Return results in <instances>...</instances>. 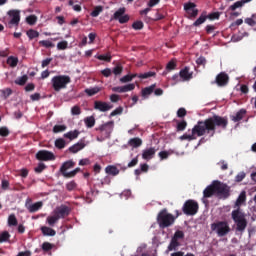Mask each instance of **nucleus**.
<instances>
[{"mask_svg":"<svg viewBox=\"0 0 256 256\" xmlns=\"http://www.w3.org/2000/svg\"><path fill=\"white\" fill-rule=\"evenodd\" d=\"M215 126L226 128L227 119L220 116H213L204 122H198V124L192 129V135L184 134L180 136V141H193V139H195V135L201 137L205 135V133L215 131Z\"/></svg>","mask_w":256,"mask_h":256,"instance_id":"1","label":"nucleus"},{"mask_svg":"<svg viewBox=\"0 0 256 256\" xmlns=\"http://www.w3.org/2000/svg\"><path fill=\"white\" fill-rule=\"evenodd\" d=\"M232 219L236 225V231L238 233H245L247 229L248 221H247V214H245L241 209H236L232 211Z\"/></svg>","mask_w":256,"mask_h":256,"instance_id":"2","label":"nucleus"},{"mask_svg":"<svg viewBox=\"0 0 256 256\" xmlns=\"http://www.w3.org/2000/svg\"><path fill=\"white\" fill-rule=\"evenodd\" d=\"M215 193H219L220 195H227V193H229V187L219 181H214L203 191L204 199L213 197Z\"/></svg>","mask_w":256,"mask_h":256,"instance_id":"3","label":"nucleus"},{"mask_svg":"<svg viewBox=\"0 0 256 256\" xmlns=\"http://www.w3.org/2000/svg\"><path fill=\"white\" fill-rule=\"evenodd\" d=\"M69 83H71V78L69 76L59 75L52 78V87L55 91L66 89Z\"/></svg>","mask_w":256,"mask_h":256,"instance_id":"4","label":"nucleus"},{"mask_svg":"<svg viewBox=\"0 0 256 256\" xmlns=\"http://www.w3.org/2000/svg\"><path fill=\"white\" fill-rule=\"evenodd\" d=\"M157 220L160 227H170V225H173V223H175V216H173V214L168 213L167 210H162L158 214Z\"/></svg>","mask_w":256,"mask_h":256,"instance_id":"5","label":"nucleus"},{"mask_svg":"<svg viewBox=\"0 0 256 256\" xmlns=\"http://www.w3.org/2000/svg\"><path fill=\"white\" fill-rule=\"evenodd\" d=\"M212 231L218 235V237H225L231 231L229 223L227 222H216L211 225Z\"/></svg>","mask_w":256,"mask_h":256,"instance_id":"6","label":"nucleus"},{"mask_svg":"<svg viewBox=\"0 0 256 256\" xmlns=\"http://www.w3.org/2000/svg\"><path fill=\"white\" fill-rule=\"evenodd\" d=\"M183 211L186 215H196L197 211H199V204L194 200H188L183 206Z\"/></svg>","mask_w":256,"mask_h":256,"instance_id":"7","label":"nucleus"},{"mask_svg":"<svg viewBox=\"0 0 256 256\" xmlns=\"http://www.w3.org/2000/svg\"><path fill=\"white\" fill-rule=\"evenodd\" d=\"M73 167H75V162L68 160L60 167V173H62L63 177L71 178V171L69 169H73Z\"/></svg>","mask_w":256,"mask_h":256,"instance_id":"8","label":"nucleus"},{"mask_svg":"<svg viewBox=\"0 0 256 256\" xmlns=\"http://www.w3.org/2000/svg\"><path fill=\"white\" fill-rule=\"evenodd\" d=\"M21 12L19 10H10L8 15L10 17L9 25H19L21 21Z\"/></svg>","mask_w":256,"mask_h":256,"instance_id":"9","label":"nucleus"},{"mask_svg":"<svg viewBox=\"0 0 256 256\" xmlns=\"http://www.w3.org/2000/svg\"><path fill=\"white\" fill-rule=\"evenodd\" d=\"M113 19L119 21V23H127L129 16L125 15V8H120L114 13Z\"/></svg>","mask_w":256,"mask_h":256,"instance_id":"10","label":"nucleus"},{"mask_svg":"<svg viewBox=\"0 0 256 256\" xmlns=\"http://www.w3.org/2000/svg\"><path fill=\"white\" fill-rule=\"evenodd\" d=\"M37 159L40 161H53L55 155L52 152L41 150L36 154Z\"/></svg>","mask_w":256,"mask_h":256,"instance_id":"11","label":"nucleus"},{"mask_svg":"<svg viewBox=\"0 0 256 256\" xmlns=\"http://www.w3.org/2000/svg\"><path fill=\"white\" fill-rule=\"evenodd\" d=\"M184 11H186V13L190 15V17H197V14L199 13V10L195 8V3L193 2H188L184 4Z\"/></svg>","mask_w":256,"mask_h":256,"instance_id":"12","label":"nucleus"},{"mask_svg":"<svg viewBox=\"0 0 256 256\" xmlns=\"http://www.w3.org/2000/svg\"><path fill=\"white\" fill-rule=\"evenodd\" d=\"M55 215H57V217L59 219H63V217H67V215H69V207L62 205L60 207L55 208V210L53 211Z\"/></svg>","mask_w":256,"mask_h":256,"instance_id":"13","label":"nucleus"},{"mask_svg":"<svg viewBox=\"0 0 256 256\" xmlns=\"http://www.w3.org/2000/svg\"><path fill=\"white\" fill-rule=\"evenodd\" d=\"M155 153H157V150L155 148H147L142 152V159H144L145 161H150V159H153V157H155Z\"/></svg>","mask_w":256,"mask_h":256,"instance_id":"14","label":"nucleus"},{"mask_svg":"<svg viewBox=\"0 0 256 256\" xmlns=\"http://www.w3.org/2000/svg\"><path fill=\"white\" fill-rule=\"evenodd\" d=\"M94 109L105 112L111 109V105H109L107 102L96 101L94 103Z\"/></svg>","mask_w":256,"mask_h":256,"instance_id":"15","label":"nucleus"},{"mask_svg":"<svg viewBox=\"0 0 256 256\" xmlns=\"http://www.w3.org/2000/svg\"><path fill=\"white\" fill-rule=\"evenodd\" d=\"M228 81H229V76L225 73H220L216 77V83H217V85H219V87H223V86L227 85Z\"/></svg>","mask_w":256,"mask_h":256,"instance_id":"16","label":"nucleus"},{"mask_svg":"<svg viewBox=\"0 0 256 256\" xmlns=\"http://www.w3.org/2000/svg\"><path fill=\"white\" fill-rule=\"evenodd\" d=\"M245 201H247V194L245 191H242L235 202V208L241 209L240 207L245 203Z\"/></svg>","mask_w":256,"mask_h":256,"instance_id":"17","label":"nucleus"},{"mask_svg":"<svg viewBox=\"0 0 256 256\" xmlns=\"http://www.w3.org/2000/svg\"><path fill=\"white\" fill-rule=\"evenodd\" d=\"M41 207H43V202H36L34 204L27 205V209H28V211H30V213H35V212L39 211V209H41Z\"/></svg>","mask_w":256,"mask_h":256,"instance_id":"18","label":"nucleus"},{"mask_svg":"<svg viewBox=\"0 0 256 256\" xmlns=\"http://www.w3.org/2000/svg\"><path fill=\"white\" fill-rule=\"evenodd\" d=\"M128 145H130V147H134V149H137V147H141V145H143V140H141V138H131L128 141Z\"/></svg>","mask_w":256,"mask_h":256,"instance_id":"19","label":"nucleus"},{"mask_svg":"<svg viewBox=\"0 0 256 256\" xmlns=\"http://www.w3.org/2000/svg\"><path fill=\"white\" fill-rule=\"evenodd\" d=\"M105 173H107V175H112V177H115L119 175V170L116 166L110 165L105 168Z\"/></svg>","mask_w":256,"mask_h":256,"instance_id":"20","label":"nucleus"},{"mask_svg":"<svg viewBox=\"0 0 256 256\" xmlns=\"http://www.w3.org/2000/svg\"><path fill=\"white\" fill-rule=\"evenodd\" d=\"M180 77L182 81H189L193 77V74L189 72L188 68L180 71Z\"/></svg>","mask_w":256,"mask_h":256,"instance_id":"21","label":"nucleus"},{"mask_svg":"<svg viewBox=\"0 0 256 256\" xmlns=\"http://www.w3.org/2000/svg\"><path fill=\"white\" fill-rule=\"evenodd\" d=\"M59 217L55 214V212H52V215L48 216L46 221L50 227H53L55 223L59 221Z\"/></svg>","mask_w":256,"mask_h":256,"instance_id":"22","label":"nucleus"},{"mask_svg":"<svg viewBox=\"0 0 256 256\" xmlns=\"http://www.w3.org/2000/svg\"><path fill=\"white\" fill-rule=\"evenodd\" d=\"M41 231H42L43 235H46L48 237H55V235H56L55 230H53L52 228H49V227L44 226L41 228Z\"/></svg>","mask_w":256,"mask_h":256,"instance_id":"23","label":"nucleus"},{"mask_svg":"<svg viewBox=\"0 0 256 256\" xmlns=\"http://www.w3.org/2000/svg\"><path fill=\"white\" fill-rule=\"evenodd\" d=\"M82 149H85L84 143H77L70 147L71 153H79V151H81Z\"/></svg>","mask_w":256,"mask_h":256,"instance_id":"24","label":"nucleus"},{"mask_svg":"<svg viewBox=\"0 0 256 256\" xmlns=\"http://www.w3.org/2000/svg\"><path fill=\"white\" fill-rule=\"evenodd\" d=\"M64 137H66L67 139H70V141H73V139H77V137H79V131L74 130V131H70L64 134Z\"/></svg>","mask_w":256,"mask_h":256,"instance_id":"25","label":"nucleus"},{"mask_svg":"<svg viewBox=\"0 0 256 256\" xmlns=\"http://www.w3.org/2000/svg\"><path fill=\"white\" fill-rule=\"evenodd\" d=\"M156 85L152 84L149 87H146L142 90V96L143 97H147V95H151L153 93V91L155 90Z\"/></svg>","mask_w":256,"mask_h":256,"instance_id":"26","label":"nucleus"},{"mask_svg":"<svg viewBox=\"0 0 256 256\" xmlns=\"http://www.w3.org/2000/svg\"><path fill=\"white\" fill-rule=\"evenodd\" d=\"M86 127L91 128L95 126V117L89 116L84 119Z\"/></svg>","mask_w":256,"mask_h":256,"instance_id":"27","label":"nucleus"},{"mask_svg":"<svg viewBox=\"0 0 256 256\" xmlns=\"http://www.w3.org/2000/svg\"><path fill=\"white\" fill-rule=\"evenodd\" d=\"M179 247V240L172 238L170 245L168 246V251H175Z\"/></svg>","mask_w":256,"mask_h":256,"instance_id":"28","label":"nucleus"},{"mask_svg":"<svg viewBox=\"0 0 256 256\" xmlns=\"http://www.w3.org/2000/svg\"><path fill=\"white\" fill-rule=\"evenodd\" d=\"M243 37H249V33L244 32L242 34L234 35L232 36L231 41H233V43H238V41H241Z\"/></svg>","mask_w":256,"mask_h":256,"instance_id":"29","label":"nucleus"},{"mask_svg":"<svg viewBox=\"0 0 256 256\" xmlns=\"http://www.w3.org/2000/svg\"><path fill=\"white\" fill-rule=\"evenodd\" d=\"M99 91H101V88L94 87V88L86 89L85 93H87V95H89V97H93V95H97V93H99Z\"/></svg>","mask_w":256,"mask_h":256,"instance_id":"30","label":"nucleus"},{"mask_svg":"<svg viewBox=\"0 0 256 256\" xmlns=\"http://www.w3.org/2000/svg\"><path fill=\"white\" fill-rule=\"evenodd\" d=\"M246 111L244 109L240 110L239 112L236 113L235 116H232V121L237 122L241 121L243 119V116L245 115Z\"/></svg>","mask_w":256,"mask_h":256,"instance_id":"31","label":"nucleus"},{"mask_svg":"<svg viewBox=\"0 0 256 256\" xmlns=\"http://www.w3.org/2000/svg\"><path fill=\"white\" fill-rule=\"evenodd\" d=\"M7 63L10 67H17V64L19 63V59L17 57L10 56L7 59Z\"/></svg>","mask_w":256,"mask_h":256,"instance_id":"32","label":"nucleus"},{"mask_svg":"<svg viewBox=\"0 0 256 256\" xmlns=\"http://www.w3.org/2000/svg\"><path fill=\"white\" fill-rule=\"evenodd\" d=\"M17 225V217H15L13 214H11L8 217V226L9 227H16Z\"/></svg>","mask_w":256,"mask_h":256,"instance_id":"33","label":"nucleus"},{"mask_svg":"<svg viewBox=\"0 0 256 256\" xmlns=\"http://www.w3.org/2000/svg\"><path fill=\"white\" fill-rule=\"evenodd\" d=\"M29 79V77H27V75H23L21 77H18L15 80L16 85H25V83H27V80Z\"/></svg>","mask_w":256,"mask_h":256,"instance_id":"34","label":"nucleus"},{"mask_svg":"<svg viewBox=\"0 0 256 256\" xmlns=\"http://www.w3.org/2000/svg\"><path fill=\"white\" fill-rule=\"evenodd\" d=\"M67 130V126L65 125H55L53 127V133H63V131Z\"/></svg>","mask_w":256,"mask_h":256,"instance_id":"35","label":"nucleus"},{"mask_svg":"<svg viewBox=\"0 0 256 256\" xmlns=\"http://www.w3.org/2000/svg\"><path fill=\"white\" fill-rule=\"evenodd\" d=\"M39 44L42 45V47H46L47 49L55 47V44H53L51 40H41Z\"/></svg>","mask_w":256,"mask_h":256,"instance_id":"36","label":"nucleus"},{"mask_svg":"<svg viewBox=\"0 0 256 256\" xmlns=\"http://www.w3.org/2000/svg\"><path fill=\"white\" fill-rule=\"evenodd\" d=\"M134 89H135V84L134 83H130V84L122 86V92L123 93H128V91H133Z\"/></svg>","mask_w":256,"mask_h":256,"instance_id":"37","label":"nucleus"},{"mask_svg":"<svg viewBox=\"0 0 256 256\" xmlns=\"http://www.w3.org/2000/svg\"><path fill=\"white\" fill-rule=\"evenodd\" d=\"M103 13V7L102 6H97L94 8V10L91 13L92 17H99V14Z\"/></svg>","mask_w":256,"mask_h":256,"instance_id":"38","label":"nucleus"},{"mask_svg":"<svg viewBox=\"0 0 256 256\" xmlns=\"http://www.w3.org/2000/svg\"><path fill=\"white\" fill-rule=\"evenodd\" d=\"M69 47V42L67 41H61L57 44L58 51H64V49H67Z\"/></svg>","mask_w":256,"mask_h":256,"instance_id":"39","label":"nucleus"},{"mask_svg":"<svg viewBox=\"0 0 256 256\" xmlns=\"http://www.w3.org/2000/svg\"><path fill=\"white\" fill-rule=\"evenodd\" d=\"M26 22L28 23V25H35V23H37V16L30 15L26 17Z\"/></svg>","mask_w":256,"mask_h":256,"instance_id":"40","label":"nucleus"},{"mask_svg":"<svg viewBox=\"0 0 256 256\" xmlns=\"http://www.w3.org/2000/svg\"><path fill=\"white\" fill-rule=\"evenodd\" d=\"M9 237H11V235H9L7 231L0 233V243H5V241H8Z\"/></svg>","mask_w":256,"mask_h":256,"instance_id":"41","label":"nucleus"},{"mask_svg":"<svg viewBox=\"0 0 256 256\" xmlns=\"http://www.w3.org/2000/svg\"><path fill=\"white\" fill-rule=\"evenodd\" d=\"M27 36L29 37V39H36V37H39V32L31 29L27 31Z\"/></svg>","mask_w":256,"mask_h":256,"instance_id":"42","label":"nucleus"},{"mask_svg":"<svg viewBox=\"0 0 256 256\" xmlns=\"http://www.w3.org/2000/svg\"><path fill=\"white\" fill-rule=\"evenodd\" d=\"M11 93H13L11 88H6L4 90H1V97H3L4 99H7V97H9Z\"/></svg>","mask_w":256,"mask_h":256,"instance_id":"43","label":"nucleus"},{"mask_svg":"<svg viewBox=\"0 0 256 256\" xmlns=\"http://www.w3.org/2000/svg\"><path fill=\"white\" fill-rule=\"evenodd\" d=\"M140 79H149V77H155V72H146L144 74H139Z\"/></svg>","mask_w":256,"mask_h":256,"instance_id":"44","label":"nucleus"},{"mask_svg":"<svg viewBox=\"0 0 256 256\" xmlns=\"http://www.w3.org/2000/svg\"><path fill=\"white\" fill-rule=\"evenodd\" d=\"M243 5H245V3L242 1H237L236 3H234L232 6H230V9L232 11H235V9H239V7H243Z\"/></svg>","mask_w":256,"mask_h":256,"instance_id":"45","label":"nucleus"},{"mask_svg":"<svg viewBox=\"0 0 256 256\" xmlns=\"http://www.w3.org/2000/svg\"><path fill=\"white\" fill-rule=\"evenodd\" d=\"M121 113H123V107H118L110 113V117H115L117 115H121Z\"/></svg>","mask_w":256,"mask_h":256,"instance_id":"46","label":"nucleus"},{"mask_svg":"<svg viewBox=\"0 0 256 256\" xmlns=\"http://www.w3.org/2000/svg\"><path fill=\"white\" fill-rule=\"evenodd\" d=\"M217 165L220 166V169H222V171H227V169L229 168L227 162H225L224 160L219 161Z\"/></svg>","mask_w":256,"mask_h":256,"instance_id":"47","label":"nucleus"},{"mask_svg":"<svg viewBox=\"0 0 256 256\" xmlns=\"http://www.w3.org/2000/svg\"><path fill=\"white\" fill-rule=\"evenodd\" d=\"M132 27L136 31H139V30L143 29V23L141 21H136L133 23Z\"/></svg>","mask_w":256,"mask_h":256,"instance_id":"48","label":"nucleus"},{"mask_svg":"<svg viewBox=\"0 0 256 256\" xmlns=\"http://www.w3.org/2000/svg\"><path fill=\"white\" fill-rule=\"evenodd\" d=\"M206 17L205 16H200L195 22L194 25L195 27H199V25H203V22L206 21Z\"/></svg>","mask_w":256,"mask_h":256,"instance_id":"49","label":"nucleus"},{"mask_svg":"<svg viewBox=\"0 0 256 256\" xmlns=\"http://www.w3.org/2000/svg\"><path fill=\"white\" fill-rule=\"evenodd\" d=\"M55 145H56V147H58V149H63V147H65V140L57 139L55 141Z\"/></svg>","mask_w":256,"mask_h":256,"instance_id":"50","label":"nucleus"},{"mask_svg":"<svg viewBox=\"0 0 256 256\" xmlns=\"http://www.w3.org/2000/svg\"><path fill=\"white\" fill-rule=\"evenodd\" d=\"M246 177V174L245 172H239L237 175H236V181L237 183H241L242 180H244Z\"/></svg>","mask_w":256,"mask_h":256,"instance_id":"51","label":"nucleus"},{"mask_svg":"<svg viewBox=\"0 0 256 256\" xmlns=\"http://www.w3.org/2000/svg\"><path fill=\"white\" fill-rule=\"evenodd\" d=\"M130 81H133V80H132V76L129 74L120 78V83H130Z\"/></svg>","mask_w":256,"mask_h":256,"instance_id":"52","label":"nucleus"},{"mask_svg":"<svg viewBox=\"0 0 256 256\" xmlns=\"http://www.w3.org/2000/svg\"><path fill=\"white\" fill-rule=\"evenodd\" d=\"M169 155H171V153H169L167 151H161L158 154V156L160 157L161 161H163V159H168Z\"/></svg>","mask_w":256,"mask_h":256,"instance_id":"53","label":"nucleus"},{"mask_svg":"<svg viewBox=\"0 0 256 256\" xmlns=\"http://www.w3.org/2000/svg\"><path fill=\"white\" fill-rule=\"evenodd\" d=\"M183 237H185L183 231H176L173 236V238L176 239L177 241H179V239H183Z\"/></svg>","mask_w":256,"mask_h":256,"instance_id":"54","label":"nucleus"},{"mask_svg":"<svg viewBox=\"0 0 256 256\" xmlns=\"http://www.w3.org/2000/svg\"><path fill=\"white\" fill-rule=\"evenodd\" d=\"M97 59H99L100 61H107V62H109V61H111V55H109V54L99 55L97 57Z\"/></svg>","mask_w":256,"mask_h":256,"instance_id":"55","label":"nucleus"},{"mask_svg":"<svg viewBox=\"0 0 256 256\" xmlns=\"http://www.w3.org/2000/svg\"><path fill=\"white\" fill-rule=\"evenodd\" d=\"M0 135L1 137H7V135H9V129H7V127H1Z\"/></svg>","mask_w":256,"mask_h":256,"instance_id":"56","label":"nucleus"},{"mask_svg":"<svg viewBox=\"0 0 256 256\" xmlns=\"http://www.w3.org/2000/svg\"><path fill=\"white\" fill-rule=\"evenodd\" d=\"M186 127H187V122L182 121L178 123L177 129L178 131H185Z\"/></svg>","mask_w":256,"mask_h":256,"instance_id":"57","label":"nucleus"},{"mask_svg":"<svg viewBox=\"0 0 256 256\" xmlns=\"http://www.w3.org/2000/svg\"><path fill=\"white\" fill-rule=\"evenodd\" d=\"M42 249L44 251H50V249H53V245L49 242H45L42 244Z\"/></svg>","mask_w":256,"mask_h":256,"instance_id":"58","label":"nucleus"},{"mask_svg":"<svg viewBox=\"0 0 256 256\" xmlns=\"http://www.w3.org/2000/svg\"><path fill=\"white\" fill-rule=\"evenodd\" d=\"M71 113L72 115H81V108H79L78 106H74L71 109Z\"/></svg>","mask_w":256,"mask_h":256,"instance_id":"59","label":"nucleus"},{"mask_svg":"<svg viewBox=\"0 0 256 256\" xmlns=\"http://www.w3.org/2000/svg\"><path fill=\"white\" fill-rule=\"evenodd\" d=\"M113 73H114V75H121V73H123V67L122 66H116L113 69Z\"/></svg>","mask_w":256,"mask_h":256,"instance_id":"60","label":"nucleus"},{"mask_svg":"<svg viewBox=\"0 0 256 256\" xmlns=\"http://www.w3.org/2000/svg\"><path fill=\"white\" fill-rule=\"evenodd\" d=\"M197 65H205L207 63V60L205 59V57L200 56L197 60H196Z\"/></svg>","mask_w":256,"mask_h":256,"instance_id":"61","label":"nucleus"},{"mask_svg":"<svg viewBox=\"0 0 256 256\" xmlns=\"http://www.w3.org/2000/svg\"><path fill=\"white\" fill-rule=\"evenodd\" d=\"M185 115H187V110H185V108H180V109L177 111V116H178V117H185Z\"/></svg>","mask_w":256,"mask_h":256,"instance_id":"62","label":"nucleus"},{"mask_svg":"<svg viewBox=\"0 0 256 256\" xmlns=\"http://www.w3.org/2000/svg\"><path fill=\"white\" fill-rule=\"evenodd\" d=\"M171 256H195V254H193V253H187V254L185 255V253H183V252H176V253H172Z\"/></svg>","mask_w":256,"mask_h":256,"instance_id":"63","label":"nucleus"},{"mask_svg":"<svg viewBox=\"0 0 256 256\" xmlns=\"http://www.w3.org/2000/svg\"><path fill=\"white\" fill-rule=\"evenodd\" d=\"M219 17H220L219 12H214V13H212V14H210V15L208 16V18H209L211 21H214V19H219Z\"/></svg>","mask_w":256,"mask_h":256,"instance_id":"64","label":"nucleus"}]
</instances>
